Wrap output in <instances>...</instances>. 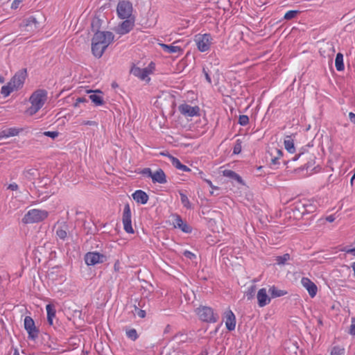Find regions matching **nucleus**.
<instances>
[{
  "label": "nucleus",
  "instance_id": "a211bd4d",
  "mask_svg": "<svg viewBox=\"0 0 355 355\" xmlns=\"http://www.w3.org/2000/svg\"><path fill=\"white\" fill-rule=\"evenodd\" d=\"M173 226L175 228H179L184 233H191L192 231V228L178 214L174 216Z\"/></svg>",
  "mask_w": 355,
  "mask_h": 355
},
{
  "label": "nucleus",
  "instance_id": "58836bf2",
  "mask_svg": "<svg viewBox=\"0 0 355 355\" xmlns=\"http://www.w3.org/2000/svg\"><path fill=\"white\" fill-rule=\"evenodd\" d=\"M242 150V141L241 139H236L233 148V153L238 155L241 152Z\"/></svg>",
  "mask_w": 355,
  "mask_h": 355
},
{
  "label": "nucleus",
  "instance_id": "052dcab7",
  "mask_svg": "<svg viewBox=\"0 0 355 355\" xmlns=\"http://www.w3.org/2000/svg\"><path fill=\"white\" fill-rule=\"evenodd\" d=\"M354 171V174L350 180V184L351 185H353V182H354V180L355 179V169L353 171Z\"/></svg>",
  "mask_w": 355,
  "mask_h": 355
},
{
  "label": "nucleus",
  "instance_id": "cd10ccee",
  "mask_svg": "<svg viewBox=\"0 0 355 355\" xmlns=\"http://www.w3.org/2000/svg\"><path fill=\"white\" fill-rule=\"evenodd\" d=\"M46 310L47 313V321L49 324L52 325L53 318L55 316V309L53 305L49 304L46 306Z\"/></svg>",
  "mask_w": 355,
  "mask_h": 355
},
{
  "label": "nucleus",
  "instance_id": "c756f323",
  "mask_svg": "<svg viewBox=\"0 0 355 355\" xmlns=\"http://www.w3.org/2000/svg\"><path fill=\"white\" fill-rule=\"evenodd\" d=\"M335 66L336 70L338 71H342L345 69V65L343 62V55L341 53H338L336 56L335 60Z\"/></svg>",
  "mask_w": 355,
  "mask_h": 355
},
{
  "label": "nucleus",
  "instance_id": "6e6d98bb",
  "mask_svg": "<svg viewBox=\"0 0 355 355\" xmlns=\"http://www.w3.org/2000/svg\"><path fill=\"white\" fill-rule=\"evenodd\" d=\"M349 334L352 336H355V324H352L349 328Z\"/></svg>",
  "mask_w": 355,
  "mask_h": 355
},
{
  "label": "nucleus",
  "instance_id": "e2e57ef3",
  "mask_svg": "<svg viewBox=\"0 0 355 355\" xmlns=\"http://www.w3.org/2000/svg\"><path fill=\"white\" fill-rule=\"evenodd\" d=\"M300 156V154H299L298 155H295V157H293L292 158V159H293V161H296V160H297V159H299Z\"/></svg>",
  "mask_w": 355,
  "mask_h": 355
},
{
  "label": "nucleus",
  "instance_id": "79ce46f5",
  "mask_svg": "<svg viewBox=\"0 0 355 355\" xmlns=\"http://www.w3.org/2000/svg\"><path fill=\"white\" fill-rule=\"evenodd\" d=\"M238 123L239 125L245 126L249 123V117L247 115H240Z\"/></svg>",
  "mask_w": 355,
  "mask_h": 355
},
{
  "label": "nucleus",
  "instance_id": "4c0bfd02",
  "mask_svg": "<svg viewBox=\"0 0 355 355\" xmlns=\"http://www.w3.org/2000/svg\"><path fill=\"white\" fill-rule=\"evenodd\" d=\"M126 336L131 340H136L138 338V334L135 329H127L125 331Z\"/></svg>",
  "mask_w": 355,
  "mask_h": 355
},
{
  "label": "nucleus",
  "instance_id": "49530a36",
  "mask_svg": "<svg viewBox=\"0 0 355 355\" xmlns=\"http://www.w3.org/2000/svg\"><path fill=\"white\" fill-rule=\"evenodd\" d=\"M155 64L154 62H151L148 67H145L144 69H146V71L148 72V75L152 73L153 71L155 70Z\"/></svg>",
  "mask_w": 355,
  "mask_h": 355
},
{
  "label": "nucleus",
  "instance_id": "a878e982",
  "mask_svg": "<svg viewBox=\"0 0 355 355\" xmlns=\"http://www.w3.org/2000/svg\"><path fill=\"white\" fill-rule=\"evenodd\" d=\"M164 51L168 53H175L182 51V49L180 46L174 45H168L166 44H159Z\"/></svg>",
  "mask_w": 355,
  "mask_h": 355
},
{
  "label": "nucleus",
  "instance_id": "864d4df0",
  "mask_svg": "<svg viewBox=\"0 0 355 355\" xmlns=\"http://www.w3.org/2000/svg\"><path fill=\"white\" fill-rule=\"evenodd\" d=\"M349 119L352 123L355 124V114L354 112L349 113Z\"/></svg>",
  "mask_w": 355,
  "mask_h": 355
},
{
  "label": "nucleus",
  "instance_id": "680f3d73",
  "mask_svg": "<svg viewBox=\"0 0 355 355\" xmlns=\"http://www.w3.org/2000/svg\"><path fill=\"white\" fill-rule=\"evenodd\" d=\"M347 252H348V253H350V254H353V255H354V256H355V248H352V249L349 250L347 251Z\"/></svg>",
  "mask_w": 355,
  "mask_h": 355
},
{
  "label": "nucleus",
  "instance_id": "69168bd1",
  "mask_svg": "<svg viewBox=\"0 0 355 355\" xmlns=\"http://www.w3.org/2000/svg\"><path fill=\"white\" fill-rule=\"evenodd\" d=\"M13 355H19V354L17 350H15V352L13 353Z\"/></svg>",
  "mask_w": 355,
  "mask_h": 355
},
{
  "label": "nucleus",
  "instance_id": "0e129e2a",
  "mask_svg": "<svg viewBox=\"0 0 355 355\" xmlns=\"http://www.w3.org/2000/svg\"><path fill=\"white\" fill-rule=\"evenodd\" d=\"M143 173H144V174H146V175H148L149 176L148 171H146V172H145V168H144V171H143Z\"/></svg>",
  "mask_w": 355,
  "mask_h": 355
},
{
  "label": "nucleus",
  "instance_id": "bb28decb",
  "mask_svg": "<svg viewBox=\"0 0 355 355\" xmlns=\"http://www.w3.org/2000/svg\"><path fill=\"white\" fill-rule=\"evenodd\" d=\"M178 193L180 196L181 203L182 204L183 207L187 209H191L193 208L192 204L191 203L187 194L182 191H179Z\"/></svg>",
  "mask_w": 355,
  "mask_h": 355
},
{
  "label": "nucleus",
  "instance_id": "dca6fc26",
  "mask_svg": "<svg viewBox=\"0 0 355 355\" xmlns=\"http://www.w3.org/2000/svg\"><path fill=\"white\" fill-rule=\"evenodd\" d=\"M301 283L311 297H314L316 295L318 292L317 286L308 277H302Z\"/></svg>",
  "mask_w": 355,
  "mask_h": 355
},
{
  "label": "nucleus",
  "instance_id": "de8ad7c7",
  "mask_svg": "<svg viewBox=\"0 0 355 355\" xmlns=\"http://www.w3.org/2000/svg\"><path fill=\"white\" fill-rule=\"evenodd\" d=\"M81 125H90V126H96L98 124L96 121H83L81 123H80Z\"/></svg>",
  "mask_w": 355,
  "mask_h": 355
},
{
  "label": "nucleus",
  "instance_id": "0eeeda50",
  "mask_svg": "<svg viewBox=\"0 0 355 355\" xmlns=\"http://www.w3.org/2000/svg\"><path fill=\"white\" fill-rule=\"evenodd\" d=\"M106 261V256L98 252H89L85 255V261L87 266H94Z\"/></svg>",
  "mask_w": 355,
  "mask_h": 355
},
{
  "label": "nucleus",
  "instance_id": "72a5a7b5",
  "mask_svg": "<svg viewBox=\"0 0 355 355\" xmlns=\"http://www.w3.org/2000/svg\"><path fill=\"white\" fill-rule=\"evenodd\" d=\"M269 293H270L272 297H278L284 296L286 294V292L282 290H279L275 286H271L269 288Z\"/></svg>",
  "mask_w": 355,
  "mask_h": 355
},
{
  "label": "nucleus",
  "instance_id": "7ed1b4c3",
  "mask_svg": "<svg viewBox=\"0 0 355 355\" xmlns=\"http://www.w3.org/2000/svg\"><path fill=\"white\" fill-rule=\"evenodd\" d=\"M194 41L200 52H206L210 49L213 37L209 33L198 34L195 36Z\"/></svg>",
  "mask_w": 355,
  "mask_h": 355
},
{
  "label": "nucleus",
  "instance_id": "4468645a",
  "mask_svg": "<svg viewBox=\"0 0 355 355\" xmlns=\"http://www.w3.org/2000/svg\"><path fill=\"white\" fill-rule=\"evenodd\" d=\"M146 171H148L149 177L151 178L152 181L154 183L165 184L167 182L166 175L164 171L161 168L157 170L154 173H152L149 168H145V172Z\"/></svg>",
  "mask_w": 355,
  "mask_h": 355
},
{
  "label": "nucleus",
  "instance_id": "a18cd8bd",
  "mask_svg": "<svg viewBox=\"0 0 355 355\" xmlns=\"http://www.w3.org/2000/svg\"><path fill=\"white\" fill-rule=\"evenodd\" d=\"M183 254L185 257H187V259H189L191 260H193L196 258V255L194 253H193L192 252L189 251V250H184L183 252Z\"/></svg>",
  "mask_w": 355,
  "mask_h": 355
},
{
  "label": "nucleus",
  "instance_id": "412c9836",
  "mask_svg": "<svg viewBox=\"0 0 355 355\" xmlns=\"http://www.w3.org/2000/svg\"><path fill=\"white\" fill-rule=\"evenodd\" d=\"M131 73L141 80L149 81L150 80V78L148 77V72L144 68L133 67L131 69Z\"/></svg>",
  "mask_w": 355,
  "mask_h": 355
},
{
  "label": "nucleus",
  "instance_id": "e433bc0d",
  "mask_svg": "<svg viewBox=\"0 0 355 355\" xmlns=\"http://www.w3.org/2000/svg\"><path fill=\"white\" fill-rule=\"evenodd\" d=\"M295 209L297 210L302 216L307 214L305 205L303 203V200L295 203Z\"/></svg>",
  "mask_w": 355,
  "mask_h": 355
},
{
  "label": "nucleus",
  "instance_id": "09e8293b",
  "mask_svg": "<svg viewBox=\"0 0 355 355\" xmlns=\"http://www.w3.org/2000/svg\"><path fill=\"white\" fill-rule=\"evenodd\" d=\"M18 188V185L15 182L10 184L8 187V189L11 191H17Z\"/></svg>",
  "mask_w": 355,
  "mask_h": 355
},
{
  "label": "nucleus",
  "instance_id": "f8f14e48",
  "mask_svg": "<svg viewBox=\"0 0 355 355\" xmlns=\"http://www.w3.org/2000/svg\"><path fill=\"white\" fill-rule=\"evenodd\" d=\"M179 112L184 116L193 117L200 116V107L183 103L178 107Z\"/></svg>",
  "mask_w": 355,
  "mask_h": 355
},
{
  "label": "nucleus",
  "instance_id": "f3484780",
  "mask_svg": "<svg viewBox=\"0 0 355 355\" xmlns=\"http://www.w3.org/2000/svg\"><path fill=\"white\" fill-rule=\"evenodd\" d=\"M257 298L258 301V305L259 307H264L270 302V297L267 293V290L265 288H262L258 291Z\"/></svg>",
  "mask_w": 355,
  "mask_h": 355
},
{
  "label": "nucleus",
  "instance_id": "c03bdc74",
  "mask_svg": "<svg viewBox=\"0 0 355 355\" xmlns=\"http://www.w3.org/2000/svg\"><path fill=\"white\" fill-rule=\"evenodd\" d=\"M59 135V132L57 131H46L44 132V135L51 137L52 139L56 138Z\"/></svg>",
  "mask_w": 355,
  "mask_h": 355
},
{
  "label": "nucleus",
  "instance_id": "a19ab883",
  "mask_svg": "<svg viewBox=\"0 0 355 355\" xmlns=\"http://www.w3.org/2000/svg\"><path fill=\"white\" fill-rule=\"evenodd\" d=\"M331 355H345V349L335 346L331 349Z\"/></svg>",
  "mask_w": 355,
  "mask_h": 355
},
{
  "label": "nucleus",
  "instance_id": "473e14b6",
  "mask_svg": "<svg viewBox=\"0 0 355 355\" xmlns=\"http://www.w3.org/2000/svg\"><path fill=\"white\" fill-rule=\"evenodd\" d=\"M89 99L97 106L102 105L103 104V99L101 94L94 93L89 95Z\"/></svg>",
  "mask_w": 355,
  "mask_h": 355
},
{
  "label": "nucleus",
  "instance_id": "6ab92c4d",
  "mask_svg": "<svg viewBox=\"0 0 355 355\" xmlns=\"http://www.w3.org/2000/svg\"><path fill=\"white\" fill-rule=\"evenodd\" d=\"M225 327L229 331H233L236 327V317L234 313L230 310L225 312Z\"/></svg>",
  "mask_w": 355,
  "mask_h": 355
},
{
  "label": "nucleus",
  "instance_id": "423d86ee",
  "mask_svg": "<svg viewBox=\"0 0 355 355\" xmlns=\"http://www.w3.org/2000/svg\"><path fill=\"white\" fill-rule=\"evenodd\" d=\"M118 17L120 19L132 18V6L129 1H123L119 2L116 8Z\"/></svg>",
  "mask_w": 355,
  "mask_h": 355
},
{
  "label": "nucleus",
  "instance_id": "f704fd0d",
  "mask_svg": "<svg viewBox=\"0 0 355 355\" xmlns=\"http://www.w3.org/2000/svg\"><path fill=\"white\" fill-rule=\"evenodd\" d=\"M291 256L289 254L286 253L282 256H278L276 258V261L278 265L283 266L286 263V262L290 260Z\"/></svg>",
  "mask_w": 355,
  "mask_h": 355
},
{
  "label": "nucleus",
  "instance_id": "20e7f679",
  "mask_svg": "<svg viewBox=\"0 0 355 355\" xmlns=\"http://www.w3.org/2000/svg\"><path fill=\"white\" fill-rule=\"evenodd\" d=\"M196 311L199 318L203 322L214 323L218 318V315L214 313V310L209 306H200Z\"/></svg>",
  "mask_w": 355,
  "mask_h": 355
},
{
  "label": "nucleus",
  "instance_id": "c85d7f7f",
  "mask_svg": "<svg viewBox=\"0 0 355 355\" xmlns=\"http://www.w3.org/2000/svg\"><path fill=\"white\" fill-rule=\"evenodd\" d=\"M303 203L307 214L313 213L317 209V205L313 200L304 199Z\"/></svg>",
  "mask_w": 355,
  "mask_h": 355
},
{
  "label": "nucleus",
  "instance_id": "5701e85b",
  "mask_svg": "<svg viewBox=\"0 0 355 355\" xmlns=\"http://www.w3.org/2000/svg\"><path fill=\"white\" fill-rule=\"evenodd\" d=\"M22 130H23L21 128H17L15 127L9 128L0 132V137L7 139L11 137H15L18 135Z\"/></svg>",
  "mask_w": 355,
  "mask_h": 355
},
{
  "label": "nucleus",
  "instance_id": "3c124183",
  "mask_svg": "<svg viewBox=\"0 0 355 355\" xmlns=\"http://www.w3.org/2000/svg\"><path fill=\"white\" fill-rule=\"evenodd\" d=\"M21 2V0H14L12 3L11 8L12 9H16L18 8L19 4Z\"/></svg>",
  "mask_w": 355,
  "mask_h": 355
},
{
  "label": "nucleus",
  "instance_id": "ddd939ff",
  "mask_svg": "<svg viewBox=\"0 0 355 355\" xmlns=\"http://www.w3.org/2000/svg\"><path fill=\"white\" fill-rule=\"evenodd\" d=\"M122 21L116 29V31L119 35H125L128 33L135 26V17L123 19Z\"/></svg>",
  "mask_w": 355,
  "mask_h": 355
},
{
  "label": "nucleus",
  "instance_id": "ea45409f",
  "mask_svg": "<svg viewBox=\"0 0 355 355\" xmlns=\"http://www.w3.org/2000/svg\"><path fill=\"white\" fill-rule=\"evenodd\" d=\"M299 12L300 11L296 10H288L285 13L284 18L286 20H291L295 18Z\"/></svg>",
  "mask_w": 355,
  "mask_h": 355
},
{
  "label": "nucleus",
  "instance_id": "37998d69",
  "mask_svg": "<svg viewBox=\"0 0 355 355\" xmlns=\"http://www.w3.org/2000/svg\"><path fill=\"white\" fill-rule=\"evenodd\" d=\"M135 315H137L140 318H144L146 317V311L144 310L140 309L135 306Z\"/></svg>",
  "mask_w": 355,
  "mask_h": 355
},
{
  "label": "nucleus",
  "instance_id": "bf43d9fd",
  "mask_svg": "<svg viewBox=\"0 0 355 355\" xmlns=\"http://www.w3.org/2000/svg\"><path fill=\"white\" fill-rule=\"evenodd\" d=\"M198 177H199L200 179H202V180H204V179H206V178H205V174H204V173H203L202 171H199V172L198 173Z\"/></svg>",
  "mask_w": 355,
  "mask_h": 355
},
{
  "label": "nucleus",
  "instance_id": "4be33fe9",
  "mask_svg": "<svg viewBox=\"0 0 355 355\" xmlns=\"http://www.w3.org/2000/svg\"><path fill=\"white\" fill-rule=\"evenodd\" d=\"M106 49L107 47H104V46L100 44L98 42L94 41L92 38V51L96 58H100Z\"/></svg>",
  "mask_w": 355,
  "mask_h": 355
},
{
  "label": "nucleus",
  "instance_id": "13d9d810",
  "mask_svg": "<svg viewBox=\"0 0 355 355\" xmlns=\"http://www.w3.org/2000/svg\"><path fill=\"white\" fill-rule=\"evenodd\" d=\"M327 220L329 223H332L335 220V217L334 215H329L327 217Z\"/></svg>",
  "mask_w": 355,
  "mask_h": 355
},
{
  "label": "nucleus",
  "instance_id": "393cba45",
  "mask_svg": "<svg viewBox=\"0 0 355 355\" xmlns=\"http://www.w3.org/2000/svg\"><path fill=\"white\" fill-rule=\"evenodd\" d=\"M169 159L171 160L172 165L177 169H179L184 172H189L191 171V169L187 166L182 164L179 160V159H178L177 157H173L172 155H169Z\"/></svg>",
  "mask_w": 355,
  "mask_h": 355
},
{
  "label": "nucleus",
  "instance_id": "5fc2aeb1",
  "mask_svg": "<svg viewBox=\"0 0 355 355\" xmlns=\"http://www.w3.org/2000/svg\"><path fill=\"white\" fill-rule=\"evenodd\" d=\"M121 268V266H120V262L119 260L116 261L114 264V269L115 271H119Z\"/></svg>",
  "mask_w": 355,
  "mask_h": 355
},
{
  "label": "nucleus",
  "instance_id": "2eb2a0df",
  "mask_svg": "<svg viewBox=\"0 0 355 355\" xmlns=\"http://www.w3.org/2000/svg\"><path fill=\"white\" fill-rule=\"evenodd\" d=\"M21 31H27L31 33L35 32L37 29V21L35 17L31 16L24 21L21 26Z\"/></svg>",
  "mask_w": 355,
  "mask_h": 355
},
{
  "label": "nucleus",
  "instance_id": "f257e3e1",
  "mask_svg": "<svg viewBox=\"0 0 355 355\" xmlns=\"http://www.w3.org/2000/svg\"><path fill=\"white\" fill-rule=\"evenodd\" d=\"M47 92L43 89H39L33 92L28 99L31 106L26 109V113L33 116L39 112L47 101Z\"/></svg>",
  "mask_w": 355,
  "mask_h": 355
},
{
  "label": "nucleus",
  "instance_id": "9b49d317",
  "mask_svg": "<svg viewBox=\"0 0 355 355\" xmlns=\"http://www.w3.org/2000/svg\"><path fill=\"white\" fill-rule=\"evenodd\" d=\"M24 328L28 334V338L35 340L38 337L39 331L36 328L35 322L30 316H26L24 318Z\"/></svg>",
  "mask_w": 355,
  "mask_h": 355
},
{
  "label": "nucleus",
  "instance_id": "c9c22d12",
  "mask_svg": "<svg viewBox=\"0 0 355 355\" xmlns=\"http://www.w3.org/2000/svg\"><path fill=\"white\" fill-rule=\"evenodd\" d=\"M56 236L60 239H62V240H65V239L67 238V227H59L57 230H56Z\"/></svg>",
  "mask_w": 355,
  "mask_h": 355
},
{
  "label": "nucleus",
  "instance_id": "2f4dec72",
  "mask_svg": "<svg viewBox=\"0 0 355 355\" xmlns=\"http://www.w3.org/2000/svg\"><path fill=\"white\" fill-rule=\"evenodd\" d=\"M17 91L8 82L7 85H3L1 89V94L4 96H8L12 92Z\"/></svg>",
  "mask_w": 355,
  "mask_h": 355
},
{
  "label": "nucleus",
  "instance_id": "8fccbe9b",
  "mask_svg": "<svg viewBox=\"0 0 355 355\" xmlns=\"http://www.w3.org/2000/svg\"><path fill=\"white\" fill-rule=\"evenodd\" d=\"M203 73L205 74V77L206 80L209 84H211V77H210L209 74L208 73V72L206 71V69L205 68H203Z\"/></svg>",
  "mask_w": 355,
  "mask_h": 355
},
{
  "label": "nucleus",
  "instance_id": "338daca9",
  "mask_svg": "<svg viewBox=\"0 0 355 355\" xmlns=\"http://www.w3.org/2000/svg\"><path fill=\"white\" fill-rule=\"evenodd\" d=\"M202 355H207V352H205L202 353Z\"/></svg>",
  "mask_w": 355,
  "mask_h": 355
},
{
  "label": "nucleus",
  "instance_id": "7c9ffc66",
  "mask_svg": "<svg viewBox=\"0 0 355 355\" xmlns=\"http://www.w3.org/2000/svg\"><path fill=\"white\" fill-rule=\"evenodd\" d=\"M284 147L286 150L290 153H293L295 150L294 141L291 137H287V139L284 140Z\"/></svg>",
  "mask_w": 355,
  "mask_h": 355
},
{
  "label": "nucleus",
  "instance_id": "4d7b16f0",
  "mask_svg": "<svg viewBox=\"0 0 355 355\" xmlns=\"http://www.w3.org/2000/svg\"><path fill=\"white\" fill-rule=\"evenodd\" d=\"M84 102H86V99H85V98H82V97H80V98H78L76 99V105H76V106H77V105H78V103H84Z\"/></svg>",
  "mask_w": 355,
  "mask_h": 355
},
{
  "label": "nucleus",
  "instance_id": "aec40b11",
  "mask_svg": "<svg viewBox=\"0 0 355 355\" xmlns=\"http://www.w3.org/2000/svg\"><path fill=\"white\" fill-rule=\"evenodd\" d=\"M133 200L139 204L145 205L148 202L149 197L148 194L142 190H137L132 194Z\"/></svg>",
  "mask_w": 355,
  "mask_h": 355
},
{
  "label": "nucleus",
  "instance_id": "b1692460",
  "mask_svg": "<svg viewBox=\"0 0 355 355\" xmlns=\"http://www.w3.org/2000/svg\"><path fill=\"white\" fill-rule=\"evenodd\" d=\"M223 174L225 177L232 179V180H235L239 184L242 185L245 184L242 178L238 173L232 170H225L223 171Z\"/></svg>",
  "mask_w": 355,
  "mask_h": 355
},
{
  "label": "nucleus",
  "instance_id": "1a4fd4ad",
  "mask_svg": "<svg viewBox=\"0 0 355 355\" xmlns=\"http://www.w3.org/2000/svg\"><path fill=\"white\" fill-rule=\"evenodd\" d=\"M27 77V71L26 69H22L15 73L14 76L9 81L10 85L17 91L23 87L26 78Z\"/></svg>",
  "mask_w": 355,
  "mask_h": 355
},
{
  "label": "nucleus",
  "instance_id": "9d476101",
  "mask_svg": "<svg viewBox=\"0 0 355 355\" xmlns=\"http://www.w3.org/2000/svg\"><path fill=\"white\" fill-rule=\"evenodd\" d=\"M93 39L104 47H107L113 41L114 35L110 31H98L94 34Z\"/></svg>",
  "mask_w": 355,
  "mask_h": 355
},
{
  "label": "nucleus",
  "instance_id": "603ef678",
  "mask_svg": "<svg viewBox=\"0 0 355 355\" xmlns=\"http://www.w3.org/2000/svg\"><path fill=\"white\" fill-rule=\"evenodd\" d=\"M204 181L207 183V184L211 187L213 189H218V187H215L214 185H213L212 182L211 180H208V179H204Z\"/></svg>",
  "mask_w": 355,
  "mask_h": 355
},
{
  "label": "nucleus",
  "instance_id": "6e6552de",
  "mask_svg": "<svg viewBox=\"0 0 355 355\" xmlns=\"http://www.w3.org/2000/svg\"><path fill=\"white\" fill-rule=\"evenodd\" d=\"M122 222L124 230L128 234H133L134 230L132 226V214L129 204L124 205Z\"/></svg>",
  "mask_w": 355,
  "mask_h": 355
},
{
  "label": "nucleus",
  "instance_id": "f03ea898",
  "mask_svg": "<svg viewBox=\"0 0 355 355\" xmlns=\"http://www.w3.org/2000/svg\"><path fill=\"white\" fill-rule=\"evenodd\" d=\"M49 216V212L46 210L39 209H32L22 218V223L24 224L37 223L45 220Z\"/></svg>",
  "mask_w": 355,
  "mask_h": 355
},
{
  "label": "nucleus",
  "instance_id": "39448f33",
  "mask_svg": "<svg viewBox=\"0 0 355 355\" xmlns=\"http://www.w3.org/2000/svg\"><path fill=\"white\" fill-rule=\"evenodd\" d=\"M283 155V152L281 149L275 147H270L268 150L266 159L268 160L270 166L272 168H277L280 164L279 159Z\"/></svg>",
  "mask_w": 355,
  "mask_h": 355
}]
</instances>
